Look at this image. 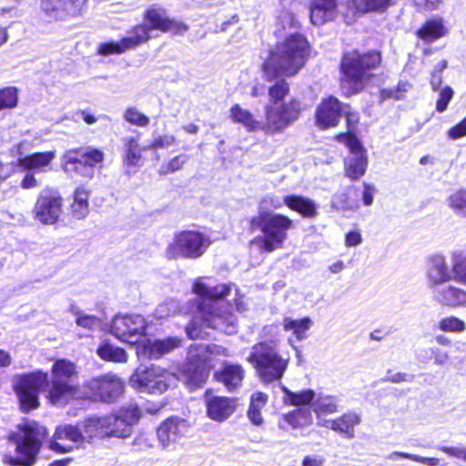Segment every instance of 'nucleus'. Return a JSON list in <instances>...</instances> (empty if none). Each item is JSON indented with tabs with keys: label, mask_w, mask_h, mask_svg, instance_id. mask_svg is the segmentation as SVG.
Masks as SVG:
<instances>
[{
	"label": "nucleus",
	"mask_w": 466,
	"mask_h": 466,
	"mask_svg": "<svg viewBox=\"0 0 466 466\" xmlns=\"http://www.w3.org/2000/svg\"><path fill=\"white\" fill-rule=\"evenodd\" d=\"M215 379L222 383L228 392H233L240 387L243 369L238 364H224L222 369L215 372Z\"/></svg>",
	"instance_id": "c756f323"
},
{
	"label": "nucleus",
	"mask_w": 466,
	"mask_h": 466,
	"mask_svg": "<svg viewBox=\"0 0 466 466\" xmlns=\"http://www.w3.org/2000/svg\"><path fill=\"white\" fill-rule=\"evenodd\" d=\"M18 103V92L15 86L0 89V111L15 107Z\"/></svg>",
	"instance_id": "49530a36"
},
{
	"label": "nucleus",
	"mask_w": 466,
	"mask_h": 466,
	"mask_svg": "<svg viewBox=\"0 0 466 466\" xmlns=\"http://www.w3.org/2000/svg\"><path fill=\"white\" fill-rule=\"evenodd\" d=\"M409 86L407 82L401 81L396 86L382 88L380 90V99L381 102L389 99L402 100L403 94L407 93Z\"/></svg>",
	"instance_id": "de8ad7c7"
},
{
	"label": "nucleus",
	"mask_w": 466,
	"mask_h": 466,
	"mask_svg": "<svg viewBox=\"0 0 466 466\" xmlns=\"http://www.w3.org/2000/svg\"><path fill=\"white\" fill-rule=\"evenodd\" d=\"M433 299L442 307L458 308L466 306V292L449 283L429 285Z\"/></svg>",
	"instance_id": "aec40b11"
},
{
	"label": "nucleus",
	"mask_w": 466,
	"mask_h": 466,
	"mask_svg": "<svg viewBox=\"0 0 466 466\" xmlns=\"http://www.w3.org/2000/svg\"><path fill=\"white\" fill-rule=\"evenodd\" d=\"M47 431L35 420H25L17 425V431L9 433L8 440L15 444V457L4 455L6 466H33L40 453Z\"/></svg>",
	"instance_id": "39448f33"
},
{
	"label": "nucleus",
	"mask_w": 466,
	"mask_h": 466,
	"mask_svg": "<svg viewBox=\"0 0 466 466\" xmlns=\"http://www.w3.org/2000/svg\"><path fill=\"white\" fill-rule=\"evenodd\" d=\"M414 380V375L404 372L391 373V370H387V376L381 379L382 382L401 383L411 382Z\"/></svg>",
	"instance_id": "6e6d98bb"
},
{
	"label": "nucleus",
	"mask_w": 466,
	"mask_h": 466,
	"mask_svg": "<svg viewBox=\"0 0 466 466\" xmlns=\"http://www.w3.org/2000/svg\"><path fill=\"white\" fill-rule=\"evenodd\" d=\"M230 118L233 123L242 125L248 132H253L258 129L260 124L252 116L250 111L240 107L238 104L231 106Z\"/></svg>",
	"instance_id": "c9c22d12"
},
{
	"label": "nucleus",
	"mask_w": 466,
	"mask_h": 466,
	"mask_svg": "<svg viewBox=\"0 0 466 466\" xmlns=\"http://www.w3.org/2000/svg\"><path fill=\"white\" fill-rule=\"evenodd\" d=\"M331 208L336 210H352L354 203L348 196L346 191L338 192L331 197Z\"/></svg>",
	"instance_id": "09e8293b"
},
{
	"label": "nucleus",
	"mask_w": 466,
	"mask_h": 466,
	"mask_svg": "<svg viewBox=\"0 0 466 466\" xmlns=\"http://www.w3.org/2000/svg\"><path fill=\"white\" fill-rule=\"evenodd\" d=\"M447 69V60L441 59L435 64L431 74V87L433 91H438L442 85V72Z\"/></svg>",
	"instance_id": "3c124183"
},
{
	"label": "nucleus",
	"mask_w": 466,
	"mask_h": 466,
	"mask_svg": "<svg viewBox=\"0 0 466 466\" xmlns=\"http://www.w3.org/2000/svg\"><path fill=\"white\" fill-rule=\"evenodd\" d=\"M311 327V319L309 317L301 319L286 318L282 320V328L286 331H292L297 339L301 341L307 338L305 333Z\"/></svg>",
	"instance_id": "e433bc0d"
},
{
	"label": "nucleus",
	"mask_w": 466,
	"mask_h": 466,
	"mask_svg": "<svg viewBox=\"0 0 466 466\" xmlns=\"http://www.w3.org/2000/svg\"><path fill=\"white\" fill-rule=\"evenodd\" d=\"M61 211V198L57 193L44 189L35 201V218L44 225H54L58 220Z\"/></svg>",
	"instance_id": "a211bd4d"
},
{
	"label": "nucleus",
	"mask_w": 466,
	"mask_h": 466,
	"mask_svg": "<svg viewBox=\"0 0 466 466\" xmlns=\"http://www.w3.org/2000/svg\"><path fill=\"white\" fill-rule=\"evenodd\" d=\"M177 311V303L173 300L167 301L166 303H160L157 308H156V318L162 319H166Z\"/></svg>",
	"instance_id": "4d7b16f0"
},
{
	"label": "nucleus",
	"mask_w": 466,
	"mask_h": 466,
	"mask_svg": "<svg viewBox=\"0 0 466 466\" xmlns=\"http://www.w3.org/2000/svg\"><path fill=\"white\" fill-rule=\"evenodd\" d=\"M376 192V188L373 185L364 182L362 183V194L361 200L362 204L366 207H370L372 204V198L374 197V193Z\"/></svg>",
	"instance_id": "052dcab7"
},
{
	"label": "nucleus",
	"mask_w": 466,
	"mask_h": 466,
	"mask_svg": "<svg viewBox=\"0 0 466 466\" xmlns=\"http://www.w3.org/2000/svg\"><path fill=\"white\" fill-rule=\"evenodd\" d=\"M289 92V86L286 80L280 78L275 81V84L268 87V96L273 104L285 102L283 99L287 96Z\"/></svg>",
	"instance_id": "a18cd8bd"
},
{
	"label": "nucleus",
	"mask_w": 466,
	"mask_h": 466,
	"mask_svg": "<svg viewBox=\"0 0 466 466\" xmlns=\"http://www.w3.org/2000/svg\"><path fill=\"white\" fill-rule=\"evenodd\" d=\"M180 347L178 337H166L162 339H148L144 344V354L151 360H158L163 356Z\"/></svg>",
	"instance_id": "393cba45"
},
{
	"label": "nucleus",
	"mask_w": 466,
	"mask_h": 466,
	"mask_svg": "<svg viewBox=\"0 0 466 466\" xmlns=\"http://www.w3.org/2000/svg\"><path fill=\"white\" fill-rule=\"evenodd\" d=\"M338 8V0H311L310 22L314 25H321L331 21Z\"/></svg>",
	"instance_id": "bb28decb"
},
{
	"label": "nucleus",
	"mask_w": 466,
	"mask_h": 466,
	"mask_svg": "<svg viewBox=\"0 0 466 466\" xmlns=\"http://www.w3.org/2000/svg\"><path fill=\"white\" fill-rule=\"evenodd\" d=\"M362 243V236L355 230H350L346 233V247L355 248Z\"/></svg>",
	"instance_id": "338daca9"
},
{
	"label": "nucleus",
	"mask_w": 466,
	"mask_h": 466,
	"mask_svg": "<svg viewBox=\"0 0 466 466\" xmlns=\"http://www.w3.org/2000/svg\"><path fill=\"white\" fill-rule=\"evenodd\" d=\"M250 227L262 233L255 238L260 249L272 252L281 248L287 239V233L292 228V220L279 213L259 211L257 216L250 218Z\"/></svg>",
	"instance_id": "0eeeda50"
},
{
	"label": "nucleus",
	"mask_w": 466,
	"mask_h": 466,
	"mask_svg": "<svg viewBox=\"0 0 466 466\" xmlns=\"http://www.w3.org/2000/svg\"><path fill=\"white\" fill-rule=\"evenodd\" d=\"M466 136V116L458 122L457 125L447 130V137L451 140L461 139Z\"/></svg>",
	"instance_id": "13d9d810"
},
{
	"label": "nucleus",
	"mask_w": 466,
	"mask_h": 466,
	"mask_svg": "<svg viewBox=\"0 0 466 466\" xmlns=\"http://www.w3.org/2000/svg\"><path fill=\"white\" fill-rule=\"evenodd\" d=\"M380 63V54L378 51L342 56L341 64H339V73H341L339 87H341L342 95L350 97L360 93L371 78L370 72Z\"/></svg>",
	"instance_id": "423d86ee"
},
{
	"label": "nucleus",
	"mask_w": 466,
	"mask_h": 466,
	"mask_svg": "<svg viewBox=\"0 0 466 466\" xmlns=\"http://www.w3.org/2000/svg\"><path fill=\"white\" fill-rule=\"evenodd\" d=\"M453 272L458 279L466 284V258L459 260L453 264Z\"/></svg>",
	"instance_id": "774afa93"
},
{
	"label": "nucleus",
	"mask_w": 466,
	"mask_h": 466,
	"mask_svg": "<svg viewBox=\"0 0 466 466\" xmlns=\"http://www.w3.org/2000/svg\"><path fill=\"white\" fill-rule=\"evenodd\" d=\"M207 417L215 421H223L236 410L234 399L222 396H208L206 393Z\"/></svg>",
	"instance_id": "b1692460"
},
{
	"label": "nucleus",
	"mask_w": 466,
	"mask_h": 466,
	"mask_svg": "<svg viewBox=\"0 0 466 466\" xmlns=\"http://www.w3.org/2000/svg\"><path fill=\"white\" fill-rule=\"evenodd\" d=\"M286 201H287V195L284 196L283 198H280V197L273 195V194H268V195L262 197V199H260L259 212L267 211L266 209H268V208L279 209L282 206H285Z\"/></svg>",
	"instance_id": "8fccbe9b"
},
{
	"label": "nucleus",
	"mask_w": 466,
	"mask_h": 466,
	"mask_svg": "<svg viewBox=\"0 0 466 466\" xmlns=\"http://www.w3.org/2000/svg\"><path fill=\"white\" fill-rule=\"evenodd\" d=\"M297 396L300 402H302V406L300 407L309 408V405L318 399L316 392L310 389L302 390L299 392H297Z\"/></svg>",
	"instance_id": "680f3d73"
},
{
	"label": "nucleus",
	"mask_w": 466,
	"mask_h": 466,
	"mask_svg": "<svg viewBox=\"0 0 466 466\" xmlns=\"http://www.w3.org/2000/svg\"><path fill=\"white\" fill-rule=\"evenodd\" d=\"M392 0H353V7L358 13H383L391 6Z\"/></svg>",
	"instance_id": "4c0bfd02"
},
{
	"label": "nucleus",
	"mask_w": 466,
	"mask_h": 466,
	"mask_svg": "<svg viewBox=\"0 0 466 466\" xmlns=\"http://www.w3.org/2000/svg\"><path fill=\"white\" fill-rule=\"evenodd\" d=\"M360 423V415L355 411H347L337 419L326 421L327 429L343 435L348 439L354 438V427Z\"/></svg>",
	"instance_id": "cd10ccee"
},
{
	"label": "nucleus",
	"mask_w": 466,
	"mask_h": 466,
	"mask_svg": "<svg viewBox=\"0 0 466 466\" xmlns=\"http://www.w3.org/2000/svg\"><path fill=\"white\" fill-rule=\"evenodd\" d=\"M53 151H44L25 156L20 158V167H24L29 173L44 172L45 168L49 167L50 162L54 159Z\"/></svg>",
	"instance_id": "2f4dec72"
},
{
	"label": "nucleus",
	"mask_w": 466,
	"mask_h": 466,
	"mask_svg": "<svg viewBox=\"0 0 466 466\" xmlns=\"http://www.w3.org/2000/svg\"><path fill=\"white\" fill-rule=\"evenodd\" d=\"M349 149L353 156L346 160V175L352 180H358L367 170V155L358 138L349 142Z\"/></svg>",
	"instance_id": "5701e85b"
},
{
	"label": "nucleus",
	"mask_w": 466,
	"mask_h": 466,
	"mask_svg": "<svg viewBox=\"0 0 466 466\" xmlns=\"http://www.w3.org/2000/svg\"><path fill=\"white\" fill-rule=\"evenodd\" d=\"M438 450L447 456L462 460L466 462V448L453 446H438Z\"/></svg>",
	"instance_id": "bf43d9fd"
},
{
	"label": "nucleus",
	"mask_w": 466,
	"mask_h": 466,
	"mask_svg": "<svg viewBox=\"0 0 466 466\" xmlns=\"http://www.w3.org/2000/svg\"><path fill=\"white\" fill-rule=\"evenodd\" d=\"M176 143V137L173 135H162L156 137L151 141L148 149H164Z\"/></svg>",
	"instance_id": "5fc2aeb1"
},
{
	"label": "nucleus",
	"mask_w": 466,
	"mask_h": 466,
	"mask_svg": "<svg viewBox=\"0 0 466 466\" xmlns=\"http://www.w3.org/2000/svg\"><path fill=\"white\" fill-rule=\"evenodd\" d=\"M96 354L99 356L100 360L113 363H126L127 360L125 349L115 346L106 339L100 343L96 350Z\"/></svg>",
	"instance_id": "473e14b6"
},
{
	"label": "nucleus",
	"mask_w": 466,
	"mask_h": 466,
	"mask_svg": "<svg viewBox=\"0 0 466 466\" xmlns=\"http://www.w3.org/2000/svg\"><path fill=\"white\" fill-rule=\"evenodd\" d=\"M46 390L51 405H64L78 393V371L76 363L57 359L51 366V373L35 370L15 379V392L19 399L20 410L27 413L40 405L38 396Z\"/></svg>",
	"instance_id": "f257e3e1"
},
{
	"label": "nucleus",
	"mask_w": 466,
	"mask_h": 466,
	"mask_svg": "<svg viewBox=\"0 0 466 466\" xmlns=\"http://www.w3.org/2000/svg\"><path fill=\"white\" fill-rule=\"evenodd\" d=\"M104 159L105 153L100 149L80 147L65 152L62 161H64V171L68 176L90 180L94 177V169Z\"/></svg>",
	"instance_id": "1a4fd4ad"
},
{
	"label": "nucleus",
	"mask_w": 466,
	"mask_h": 466,
	"mask_svg": "<svg viewBox=\"0 0 466 466\" xmlns=\"http://www.w3.org/2000/svg\"><path fill=\"white\" fill-rule=\"evenodd\" d=\"M169 372L157 365H140L130 376V387L139 393L161 394L169 387Z\"/></svg>",
	"instance_id": "9b49d317"
},
{
	"label": "nucleus",
	"mask_w": 466,
	"mask_h": 466,
	"mask_svg": "<svg viewBox=\"0 0 466 466\" xmlns=\"http://www.w3.org/2000/svg\"><path fill=\"white\" fill-rule=\"evenodd\" d=\"M449 208L458 216L466 218V189L461 188L447 198Z\"/></svg>",
	"instance_id": "ea45409f"
},
{
	"label": "nucleus",
	"mask_w": 466,
	"mask_h": 466,
	"mask_svg": "<svg viewBox=\"0 0 466 466\" xmlns=\"http://www.w3.org/2000/svg\"><path fill=\"white\" fill-rule=\"evenodd\" d=\"M211 353L209 346L204 344H192L187 352L186 378L187 384L191 389L200 388L208 379L209 367H211Z\"/></svg>",
	"instance_id": "f8f14e48"
},
{
	"label": "nucleus",
	"mask_w": 466,
	"mask_h": 466,
	"mask_svg": "<svg viewBox=\"0 0 466 466\" xmlns=\"http://www.w3.org/2000/svg\"><path fill=\"white\" fill-rule=\"evenodd\" d=\"M248 361L264 382L280 380L287 370V360L281 359L271 346L260 342L251 347Z\"/></svg>",
	"instance_id": "9d476101"
},
{
	"label": "nucleus",
	"mask_w": 466,
	"mask_h": 466,
	"mask_svg": "<svg viewBox=\"0 0 466 466\" xmlns=\"http://www.w3.org/2000/svg\"><path fill=\"white\" fill-rule=\"evenodd\" d=\"M280 390L284 393V403H286V405L300 408L299 406H301V401L299 400L296 392L291 391L282 384H280Z\"/></svg>",
	"instance_id": "e2e57ef3"
},
{
	"label": "nucleus",
	"mask_w": 466,
	"mask_h": 466,
	"mask_svg": "<svg viewBox=\"0 0 466 466\" xmlns=\"http://www.w3.org/2000/svg\"><path fill=\"white\" fill-rule=\"evenodd\" d=\"M122 117L131 126L138 127H146L149 124V117L141 113L135 106L127 107Z\"/></svg>",
	"instance_id": "37998d69"
},
{
	"label": "nucleus",
	"mask_w": 466,
	"mask_h": 466,
	"mask_svg": "<svg viewBox=\"0 0 466 466\" xmlns=\"http://www.w3.org/2000/svg\"><path fill=\"white\" fill-rule=\"evenodd\" d=\"M451 271L448 269L445 258L434 255L427 264V285L448 284L451 280Z\"/></svg>",
	"instance_id": "a878e982"
},
{
	"label": "nucleus",
	"mask_w": 466,
	"mask_h": 466,
	"mask_svg": "<svg viewBox=\"0 0 466 466\" xmlns=\"http://www.w3.org/2000/svg\"><path fill=\"white\" fill-rule=\"evenodd\" d=\"M88 211L87 203H73L71 205V212H73L75 218L83 219L86 218Z\"/></svg>",
	"instance_id": "69168bd1"
},
{
	"label": "nucleus",
	"mask_w": 466,
	"mask_h": 466,
	"mask_svg": "<svg viewBox=\"0 0 466 466\" xmlns=\"http://www.w3.org/2000/svg\"><path fill=\"white\" fill-rule=\"evenodd\" d=\"M310 424L311 410L308 407H298L280 416L279 429L285 430V425L290 426L291 429H302Z\"/></svg>",
	"instance_id": "7c9ffc66"
},
{
	"label": "nucleus",
	"mask_w": 466,
	"mask_h": 466,
	"mask_svg": "<svg viewBox=\"0 0 466 466\" xmlns=\"http://www.w3.org/2000/svg\"><path fill=\"white\" fill-rule=\"evenodd\" d=\"M308 57L309 43L307 38L299 33H292L268 52V57L262 63V72L267 81L293 76L305 66Z\"/></svg>",
	"instance_id": "20e7f679"
},
{
	"label": "nucleus",
	"mask_w": 466,
	"mask_h": 466,
	"mask_svg": "<svg viewBox=\"0 0 466 466\" xmlns=\"http://www.w3.org/2000/svg\"><path fill=\"white\" fill-rule=\"evenodd\" d=\"M79 115L80 117H82V120H84V123L89 126L96 124V122L99 119H109V116L106 115H100L99 116H96L89 111V109H83L79 111Z\"/></svg>",
	"instance_id": "0e129e2a"
},
{
	"label": "nucleus",
	"mask_w": 466,
	"mask_h": 466,
	"mask_svg": "<svg viewBox=\"0 0 466 466\" xmlns=\"http://www.w3.org/2000/svg\"><path fill=\"white\" fill-rule=\"evenodd\" d=\"M438 329L442 332L461 333L465 330V322L455 316H448L438 321Z\"/></svg>",
	"instance_id": "c03bdc74"
},
{
	"label": "nucleus",
	"mask_w": 466,
	"mask_h": 466,
	"mask_svg": "<svg viewBox=\"0 0 466 466\" xmlns=\"http://www.w3.org/2000/svg\"><path fill=\"white\" fill-rule=\"evenodd\" d=\"M71 313L75 314L76 325L86 329L88 330H94L100 326V319L95 315L83 314L79 309L71 306Z\"/></svg>",
	"instance_id": "79ce46f5"
},
{
	"label": "nucleus",
	"mask_w": 466,
	"mask_h": 466,
	"mask_svg": "<svg viewBox=\"0 0 466 466\" xmlns=\"http://www.w3.org/2000/svg\"><path fill=\"white\" fill-rule=\"evenodd\" d=\"M188 158L186 154L177 155L171 158L170 161L167 162L166 166L160 167V174H171L180 170Z\"/></svg>",
	"instance_id": "603ef678"
},
{
	"label": "nucleus",
	"mask_w": 466,
	"mask_h": 466,
	"mask_svg": "<svg viewBox=\"0 0 466 466\" xmlns=\"http://www.w3.org/2000/svg\"><path fill=\"white\" fill-rule=\"evenodd\" d=\"M350 105L341 103L336 96H329L321 100L315 111V124L318 128L326 130L338 126L346 112H351Z\"/></svg>",
	"instance_id": "dca6fc26"
},
{
	"label": "nucleus",
	"mask_w": 466,
	"mask_h": 466,
	"mask_svg": "<svg viewBox=\"0 0 466 466\" xmlns=\"http://www.w3.org/2000/svg\"><path fill=\"white\" fill-rule=\"evenodd\" d=\"M387 460L390 461H397L398 459H408L416 462H420L428 466H439V459L438 458H431V457H420L417 454H412L409 452L402 451H393L390 454L387 455Z\"/></svg>",
	"instance_id": "a19ab883"
},
{
	"label": "nucleus",
	"mask_w": 466,
	"mask_h": 466,
	"mask_svg": "<svg viewBox=\"0 0 466 466\" xmlns=\"http://www.w3.org/2000/svg\"><path fill=\"white\" fill-rule=\"evenodd\" d=\"M124 144V165L127 167H136L140 166L141 152L138 147V141L134 137H126L122 138Z\"/></svg>",
	"instance_id": "f704fd0d"
},
{
	"label": "nucleus",
	"mask_w": 466,
	"mask_h": 466,
	"mask_svg": "<svg viewBox=\"0 0 466 466\" xmlns=\"http://www.w3.org/2000/svg\"><path fill=\"white\" fill-rule=\"evenodd\" d=\"M211 245V238L205 232L183 229L175 233L168 244L167 256L170 258L197 259L203 256Z\"/></svg>",
	"instance_id": "6e6552de"
},
{
	"label": "nucleus",
	"mask_w": 466,
	"mask_h": 466,
	"mask_svg": "<svg viewBox=\"0 0 466 466\" xmlns=\"http://www.w3.org/2000/svg\"><path fill=\"white\" fill-rule=\"evenodd\" d=\"M447 34V30L442 24V19L432 18L429 19L422 25L421 28L418 29L417 35L422 41L432 42L436 41Z\"/></svg>",
	"instance_id": "72a5a7b5"
},
{
	"label": "nucleus",
	"mask_w": 466,
	"mask_h": 466,
	"mask_svg": "<svg viewBox=\"0 0 466 466\" xmlns=\"http://www.w3.org/2000/svg\"><path fill=\"white\" fill-rule=\"evenodd\" d=\"M144 19L146 24L138 25L136 26L146 25L148 29V34L152 30L167 33L170 32L173 35H184L187 31V24L178 20L169 18L167 15V10L161 6H152L146 10L144 13Z\"/></svg>",
	"instance_id": "f3484780"
},
{
	"label": "nucleus",
	"mask_w": 466,
	"mask_h": 466,
	"mask_svg": "<svg viewBox=\"0 0 466 466\" xmlns=\"http://www.w3.org/2000/svg\"><path fill=\"white\" fill-rule=\"evenodd\" d=\"M85 0H42L40 8L46 15L55 20H65L68 16H76Z\"/></svg>",
	"instance_id": "4be33fe9"
},
{
	"label": "nucleus",
	"mask_w": 466,
	"mask_h": 466,
	"mask_svg": "<svg viewBox=\"0 0 466 466\" xmlns=\"http://www.w3.org/2000/svg\"><path fill=\"white\" fill-rule=\"evenodd\" d=\"M438 93L437 99V112L442 113L447 110L448 104L451 100L452 97V89L451 86H444Z\"/></svg>",
	"instance_id": "864d4df0"
},
{
	"label": "nucleus",
	"mask_w": 466,
	"mask_h": 466,
	"mask_svg": "<svg viewBox=\"0 0 466 466\" xmlns=\"http://www.w3.org/2000/svg\"><path fill=\"white\" fill-rule=\"evenodd\" d=\"M338 398L332 395H318L317 400L311 402L310 410L317 414H333L338 411Z\"/></svg>",
	"instance_id": "58836bf2"
},
{
	"label": "nucleus",
	"mask_w": 466,
	"mask_h": 466,
	"mask_svg": "<svg viewBox=\"0 0 466 466\" xmlns=\"http://www.w3.org/2000/svg\"><path fill=\"white\" fill-rule=\"evenodd\" d=\"M286 207L305 218H313L318 216V204L303 195H287Z\"/></svg>",
	"instance_id": "c85d7f7f"
},
{
	"label": "nucleus",
	"mask_w": 466,
	"mask_h": 466,
	"mask_svg": "<svg viewBox=\"0 0 466 466\" xmlns=\"http://www.w3.org/2000/svg\"><path fill=\"white\" fill-rule=\"evenodd\" d=\"M231 283H220L208 286L201 279H196L191 286L195 294L197 316L186 326L187 337L197 339L201 336V329L207 328L226 335L237 332V318L231 311V306L223 300L231 292Z\"/></svg>",
	"instance_id": "f03ea898"
},
{
	"label": "nucleus",
	"mask_w": 466,
	"mask_h": 466,
	"mask_svg": "<svg viewBox=\"0 0 466 466\" xmlns=\"http://www.w3.org/2000/svg\"><path fill=\"white\" fill-rule=\"evenodd\" d=\"M109 334L122 342L134 345L147 334V321L137 314H117L111 320Z\"/></svg>",
	"instance_id": "ddd939ff"
},
{
	"label": "nucleus",
	"mask_w": 466,
	"mask_h": 466,
	"mask_svg": "<svg viewBox=\"0 0 466 466\" xmlns=\"http://www.w3.org/2000/svg\"><path fill=\"white\" fill-rule=\"evenodd\" d=\"M140 420V410L137 405L120 408L117 412L105 416H90L86 420L57 426L55 439L80 443L85 438H122L131 435L132 426Z\"/></svg>",
	"instance_id": "7ed1b4c3"
},
{
	"label": "nucleus",
	"mask_w": 466,
	"mask_h": 466,
	"mask_svg": "<svg viewBox=\"0 0 466 466\" xmlns=\"http://www.w3.org/2000/svg\"><path fill=\"white\" fill-rule=\"evenodd\" d=\"M301 114V103L298 98L288 102H278L266 106V120L268 128L279 132L299 120Z\"/></svg>",
	"instance_id": "4468645a"
},
{
	"label": "nucleus",
	"mask_w": 466,
	"mask_h": 466,
	"mask_svg": "<svg viewBox=\"0 0 466 466\" xmlns=\"http://www.w3.org/2000/svg\"><path fill=\"white\" fill-rule=\"evenodd\" d=\"M187 431V420L172 416L160 423L159 428H157V440H159L160 445L167 449L180 441Z\"/></svg>",
	"instance_id": "412c9836"
},
{
	"label": "nucleus",
	"mask_w": 466,
	"mask_h": 466,
	"mask_svg": "<svg viewBox=\"0 0 466 466\" xmlns=\"http://www.w3.org/2000/svg\"><path fill=\"white\" fill-rule=\"evenodd\" d=\"M88 388L100 401L112 403L123 393V382L116 375H101L89 380Z\"/></svg>",
	"instance_id": "6ab92c4d"
},
{
	"label": "nucleus",
	"mask_w": 466,
	"mask_h": 466,
	"mask_svg": "<svg viewBox=\"0 0 466 466\" xmlns=\"http://www.w3.org/2000/svg\"><path fill=\"white\" fill-rule=\"evenodd\" d=\"M151 37L147 34L146 25H135L126 35L119 40H107L100 43L97 46V55L108 56L113 55L125 54L129 49H134L143 43H146Z\"/></svg>",
	"instance_id": "2eb2a0df"
}]
</instances>
